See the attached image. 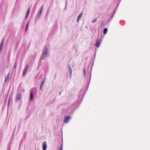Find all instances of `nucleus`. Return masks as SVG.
<instances>
[{"label": "nucleus", "mask_w": 150, "mask_h": 150, "mask_svg": "<svg viewBox=\"0 0 150 150\" xmlns=\"http://www.w3.org/2000/svg\"><path fill=\"white\" fill-rule=\"evenodd\" d=\"M43 54L40 59L39 61H41L45 58L48 54V50L46 46H45L43 49Z\"/></svg>", "instance_id": "1"}, {"label": "nucleus", "mask_w": 150, "mask_h": 150, "mask_svg": "<svg viewBox=\"0 0 150 150\" xmlns=\"http://www.w3.org/2000/svg\"><path fill=\"white\" fill-rule=\"evenodd\" d=\"M85 92L84 91H83L82 89L80 91L78 95L80 100H82V98L85 94Z\"/></svg>", "instance_id": "2"}, {"label": "nucleus", "mask_w": 150, "mask_h": 150, "mask_svg": "<svg viewBox=\"0 0 150 150\" xmlns=\"http://www.w3.org/2000/svg\"><path fill=\"white\" fill-rule=\"evenodd\" d=\"M79 103V101H77L72 105L71 106V110H73L76 108L78 106Z\"/></svg>", "instance_id": "3"}, {"label": "nucleus", "mask_w": 150, "mask_h": 150, "mask_svg": "<svg viewBox=\"0 0 150 150\" xmlns=\"http://www.w3.org/2000/svg\"><path fill=\"white\" fill-rule=\"evenodd\" d=\"M71 118V117L69 115L67 116H65L64 122L65 123H67L68 121L70 120Z\"/></svg>", "instance_id": "4"}, {"label": "nucleus", "mask_w": 150, "mask_h": 150, "mask_svg": "<svg viewBox=\"0 0 150 150\" xmlns=\"http://www.w3.org/2000/svg\"><path fill=\"white\" fill-rule=\"evenodd\" d=\"M101 40L100 39H98L96 41V45L95 46L97 47H99V45L101 43Z\"/></svg>", "instance_id": "5"}, {"label": "nucleus", "mask_w": 150, "mask_h": 150, "mask_svg": "<svg viewBox=\"0 0 150 150\" xmlns=\"http://www.w3.org/2000/svg\"><path fill=\"white\" fill-rule=\"evenodd\" d=\"M42 150H46L47 147V145L46 142H44L42 143Z\"/></svg>", "instance_id": "6"}, {"label": "nucleus", "mask_w": 150, "mask_h": 150, "mask_svg": "<svg viewBox=\"0 0 150 150\" xmlns=\"http://www.w3.org/2000/svg\"><path fill=\"white\" fill-rule=\"evenodd\" d=\"M43 7H44V6L43 5H42L40 9V10H39V13H38V17H40V15H41V13H42V10H43Z\"/></svg>", "instance_id": "7"}, {"label": "nucleus", "mask_w": 150, "mask_h": 150, "mask_svg": "<svg viewBox=\"0 0 150 150\" xmlns=\"http://www.w3.org/2000/svg\"><path fill=\"white\" fill-rule=\"evenodd\" d=\"M30 8H29L27 11L26 14V15L25 16V20H26L28 18V16L29 15V13L30 12Z\"/></svg>", "instance_id": "8"}, {"label": "nucleus", "mask_w": 150, "mask_h": 150, "mask_svg": "<svg viewBox=\"0 0 150 150\" xmlns=\"http://www.w3.org/2000/svg\"><path fill=\"white\" fill-rule=\"evenodd\" d=\"M30 8H29L27 11L26 14V15L25 16V20H26L28 18V16L29 15V13L30 12Z\"/></svg>", "instance_id": "9"}, {"label": "nucleus", "mask_w": 150, "mask_h": 150, "mask_svg": "<svg viewBox=\"0 0 150 150\" xmlns=\"http://www.w3.org/2000/svg\"><path fill=\"white\" fill-rule=\"evenodd\" d=\"M45 78H44L42 80L41 84L40 86V89L42 91V87L43 86L44 83L45 81Z\"/></svg>", "instance_id": "10"}, {"label": "nucleus", "mask_w": 150, "mask_h": 150, "mask_svg": "<svg viewBox=\"0 0 150 150\" xmlns=\"http://www.w3.org/2000/svg\"><path fill=\"white\" fill-rule=\"evenodd\" d=\"M33 93H34L33 91H32L31 93L29 98V100L30 101H32L33 100Z\"/></svg>", "instance_id": "11"}, {"label": "nucleus", "mask_w": 150, "mask_h": 150, "mask_svg": "<svg viewBox=\"0 0 150 150\" xmlns=\"http://www.w3.org/2000/svg\"><path fill=\"white\" fill-rule=\"evenodd\" d=\"M4 40H2L0 44V53L1 52V51L2 50V48H3V44H4Z\"/></svg>", "instance_id": "12"}, {"label": "nucleus", "mask_w": 150, "mask_h": 150, "mask_svg": "<svg viewBox=\"0 0 150 150\" xmlns=\"http://www.w3.org/2000/svg\"><path fill=\"white\" fill-rule=\"evenodd\" d=\"M28 68V65H27L25 67V68L24 69V70H23V76H24L26 73V72H27Z\"/></svg>", "instance_id": "13"}, {"label": "nucleus", "mask_w": 150, "mask_h": 150, "mask_svg": "<svg viewBox=\"0 0 150 150\" xmlns=\"http://www.w3.org/2000/svg\"><path fill=\"white\" fill-rule=\"evenodd\" d=\"M83 15V13H81L78 16L77 19V22L78 23Z\"/></svg>", "instance_id": "14"}, {"label": "nucleus", "mask_w": 150, "mask_h": 150, "mask_svg": "<svg viewBox=\"0 0 150 150\" xmlns=\"http://www.w3.org/2000/svg\"><path fill=\"white\" fill-rule=\"evenodd\" d=\"M91 71H90V73L88 72V76L89 77L88 78L89 79V83H88V86L87 88L88 87V86L89 85V83H90V80H91Z\"/></svg>", "instance_id": "15"}, {"label": "nucleus", "mask_w": 150, "mask_h": 150, "mask_svg": "<svg viewBox=\"0 0 150 150\" xmlns=\"http://www.w3.org/2000/svg\"><path fill=\"white\" fill-rule=\"evenodd\" d=\"M21 98V95L20 93H18L17 94L16 98V101H18Z\"/></svg>", "instance_id": "16"}, {"label": "nucleus", "mask_w": 150, "mask_h": 150, "mask_svg": "<svg viewBox=\"0 0 150 150\" xmlns=\"http://www.w3.org/2000/svg\"><path fill=\"white\" fill-rule=\"evenodd\" d=\"M69 75H70V78H71V76L72 75V70L71 69V67L69 65Z\"/></svg>", "instance_id": "17"}, {"label": "nucleus", "mask_w": 150, "mask_h": 150, "mask_svg": "<svg viewBox=\"0 0 150 150\" xmlns=\"http://www.w3.org/2000/svg\"><path fill=\"white\" fill-rule=\"evenodd\" d=\"M11 148V143H8L7 145V150H10Z\"/></svg>", "instance_id": "18"}, {"label": "nucleus", "mask_w": 150, "mask_h": 150, "mask_svg": "<svg viewBox=\"0 0 150 150\" xmlns=\"http://www.w3.org/2000/svg\"><path fill=\"white\" fill-rule=\"evenodd\" d=\"M107 29L106 28H105L103 30V33L104 35L106 34L107 32Z\"/></svg>", "instance_id": "19"}, {"label": "nucleus", "mask_w": 150, "mask_h": 150, "mask_svg": "<svg viewBox=\"0 0 150 150\" xmlns=\"http://www.w3.org/2000/svg\"><path fill=\"white\" fill-rule=\"evenodd\" d=\"M29 23L28 22H27L26 24V29H25V31L26 32L27 31L28 28L29 26Z\"/></svg>", "instance_id": "20"}, {"label": "nucleus", "mask_w": 150, "mask_h": 150, "mask_svg": "<svg viewBox=\"0 0 150 150\" xmlns=\"http://www.w3.org/2000/svg\"><path fill=\"white\" fill-rule=\"evenodd\" d=\"M83 76L85 77L86 76V71L84 68L83 69Z\"/></svg>", "instance_id": "21"}, {"label": "nucleus", "mask_w": 150, "mask_h": 150, "mask_svg": "<svg viewBox=\"0 0 150 150\" xmlns=\"http://www.w3.org/2000/svg\"><path fill=\"white\" fill-rule=\"evenodd\" d=\"M9 78V74H8L7 76H6V77L5 78V82H6L8 80V79Z\"/></svg>", "instance_id": "22"}, {"label": "nucleus", "mask_w": 150, "mask_h": 150, "mask_svg": "<svg viewBox=\"0 0 150 150\" xmlns=\"http://www.w3.org/2000/svg\"><path fill=\"white\" fill-rule=\"evenodd\" d=\"M16 66H17L16 62V61H15L14 63L13 68H14V69H15V68L16 69Z\"/></svg>", "instance_id": "23"}, {"label": "nucleus", "mask_w": 150, "mask_h": 150, "mask_svg": "<svg viewBox=\"0 0 150 150\" xmlns=\"http://www.w3.org/2000/svg\"><path fill=\"white\" fill-rule=\"evenodd\" d=\"M16 68L14 69V68H13V69H12V73H13L14 72H16Z\"/></svg>", "instance_id": "24"}, {"label": "nucleus", "mask_w": 150, "mask_h": 150, "mask_svg": "<svg viewBox=\"0 0 150 150\" xmlns=\"http://www.w3.org/2000/svg\"><path fill=\"white\" fill-rule=\"evenodd\" d=\"M117 9V7L115 10L113 12L114 14H115L116 13Z\"/></svg>", "instance_id": "25"}, {"label": "nucleus", "mask_w": 150, "mask_h": 150, "mask_svg": "<svg viewBox=\"0 0 150 150\" xmlns=\"http://www.w3.org/2000/svg\"><path fill=\"white\" fill-rule=\"evenodd\" d=\"M67 0H66V5H65V10H66V7H67Z\"/></svg>", "instance_id": "26"}, {"label": "nucleus", "mask_w": 150, "mask_h": 150, "mask_svg": "<svg viewBox=\"0 0 150 150\" xmlns=\"http://www.w3.org/2000/svg\"><path fill=\"white\" fill-rule=\"evenodd\" d=\"M96 20H97V18H95L94 20H93V21H92V23H94L96 21Z\"/></svg>", "instance_id": "27"}, {"label": "nucleus", "mask_w": 150, "mask_h": 150, "mask_svg": "<svg viewBox=\"0 0 150 150\" xmlns=\"http://www.w3.org/2000/svg\"><path fill=\"white\" fill-rule=\"evenodd\" d=\"M59 150H62V145L60 147Z\"/></svg>", "instance_id": "28"}, {"label": "nucleus", "mask_w": 150, "mask_h": 150, "mask_svg": "<svg viewBox=\"0 0 150 150\" xmlns=\"http://www.w3.org/2000/svg\"><path fill=\"white\" fill-rule=\"evenodd\" d=\"M10 101V98H8V103H9Z\"/></svg>", "instance_id": "29"}, {"label": "nucleus", "mask_w": 150, "mask_h": 150, "mask_svg": "<svg viewBox=\"0 0 150 150\" xmlns=\"http://www.w3.org/2000/svg\"><path fill=\"white\" fill-rule=\"evenodd\" d=\"M62 92L61 91L59 93V95L60 96V95H61V93Z\"/></svg>", "instance_id": "30"}, {"label": "nucleus", "mask_w": 150, "mask_h": 150, "mask_svg": "<svg viewBox=\"0 0 150 150\" xmlns=\"http://www.w3.org/2000/svg\"><path fill=\"white\" fill-rule=\"evenodd\" d=\"M10 98H11V95H10L9 96V98H10Z\"/></svg>", "instance_id": "31"}, {"label": "nucleus", "mask_w": 150, "mask_h": 150, "mask_svg": "<svg viewBox=\"0 0 150 150\" xmlns=\"http://www.w3.org/2000/svg\"><path fill=\"white\" fill-rule=\"evenodd\" d=\"M119 4H120V3L118 4H117V8Z\"/></svg>", "instance_id": "32"}, {"label": "nucleus", "mask_w": 150, "mask_h": 150, "mask_svg": "<svg viewBox=\"0 0 150 150\" xmlns=\"http://www.w3.org/2000/svg\"><path fill=\"white\" fill-rule=\"evenodd\" d=\"M113 17H114V16H113V15H112V17H111V19H112V18H113Z\"/></svg>", "instance_id": "33"}, {"label": "nucleus", "mask_w": 150, "mask_h": 150, "mask_svg": "<svg viewBox=\"0 0 150 150\" xmlns=\"http://www.w3.org/2000/svg\"><path fill=\"white\" fill-rule=\"evenodd\" d=\"M9 103H7V105L8 106H9Z\"/></svg>", "instance_id": "34"}, {"label": "nucleus", "mask_w": 150, "mask_h": 150, "mask_svg": "<svg viewBox=\"0 0 150 150\" xmlns=\"http://www.w3.org/2000/svg\"><path fill=\"white\" fill-rule=\"evenodd\" d=\"M11 143V144L12 143H11V140L10 141V142L9 143Z\"/></svg>", "instance_id": "35"}, {"label": "nucleus", "mask_w": 150, "mask_h": 150, "mask_svg": "<svg viewBox=\"0 0 150 150\" xmlns=\"http://www.w3.org/2000/svg\"><path fill=\"white\" fill-rule=\"evenodd\" d=\"M114 15L115 14H114V13H113L112 15H113L114 16Z\"/></svg>", "instance_id": "36"}, {"label": "nucleus", "mask_w": 150, "mask_h": 150, "mask_svg": "<svg viewBox=\"0 0 150 150\" xmlns=\"http://www.w3.org/2000/svg\"><path fill=\"white\" fill-rule=\"evenodd\" d=\"M79 101V104L80 103V102H81V101H80V102H79V101Z\"/></svg>", "instance_id": "37"}, {"label": "nucleus", "mask_w": 150, "mask_h": 150, "mask_svg": "<svg viewBox=\"0 0 150 150\" xmlns=\"http://www.w3.org/2000/svg\"><path fill=\"white\" fill-rule=\"evenodd\" d=\"M69 113H71V112H69Z\"/></svg>", "instance_id": "38"}]
</instances>
